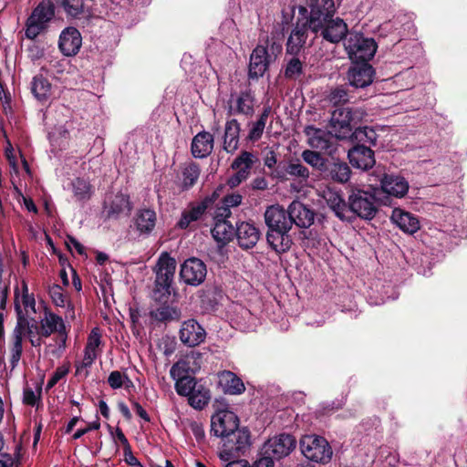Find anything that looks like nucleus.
<instances>
[{
  "instance_id": "3c124183",
  "label": "nucleus",
  "mask_w": 467,
  "mask_h": 467,
  "mask_svg": "<svg viewBox=\"0 0 467 467\" xmlns=\"http://www.w3.org/2000/svg\"><path fill=\"white\" fill-rule=\"evenodd\" d=\"M15 310L16 312L17 316V323L16 327L14 330V337H16L19 335L23 338V335L25 334L26 330L28 328V327L31 325L29 320L24 315L21 306L19 304H16Z\"/></svg>"
},
{
  "instance_id": "13d9d810",
  "label": "nucleus",
  "mask_w": 467,
  "mask_h": 467,
  "mask_svg": "<svg viewBox=\"0 0 467 467\" xmlns=\"http://www.w3.org/2000/svg\"><path fill=\"white\" fill-rule=\"evenodd\" d=\"M304 46L303 43L298 44L295 36L290 35L286 42V54L297 56Z\"/></svg>"
},
{
  "instance_id": "f03ea898",
  "label": "nucleus",
  "mask_w": 467,
  "mask_h": 467,
  "mask_svg": "<svg viewBox=\"0 0 467 467\" xmlns=\"http://www.w3.org/2000/svg\"><path fill=\"white\" fill-rule=\"evenodd\" d=\"M306 3L311 7L308 23L312 33L331 44L348 39L350 33L347 23L340 17L334 18L337 13L334 0H306Z\"/></svg>"
},
{
  "instance_id": "4d7b16f0",
  "label": "nucleus",
  "mask_w": 467,
  "mask_h": 467,
  "mask_svg": "<svg viewBox=\"0 0 467 467\" xmlns=\"http://www.w3.org/2000/svg\"><path fill=\"white\" fill-rule=\"evenodd\" d=\"M41 393V389L39 390ZM40 400V394L36 396L31 388H25L23 391V403L34 407Z\"/></svg>"
},
{
  "instance_id": "e2e57ef3",
  "label": "nucleus",
  "mask_w": 467,
  "mask_h": 467,
  "mask_svg": "<svg viewBox=\"0 0 467 467\" xmlns=\"http://www.w3.org/2000/svg\"><path fill=\"white\" fill-rule=\"evenodd\" d=\"M242 200H243V196L241 194L232 193V194L225 195L223 198L222 202L225 206L232 208V207H237L238 205H240L242 202Z\"/></svg>"
},
{
  "instance_id": "1a4fd4ad",
  "label": "nucleus",
  "mask_w": 467,
  "mask_h": 467,
  "mask_svg": "<svg viewBox=\"0 0 467 467\" xmlns=\"http://www.w3.org/2000/svg\"><path fill=\"white\" fill-rule=\"evenodd\" d=\"M55 16V5L50 0H43L32 11L26 22L25 36L35 39L47 29V24Z\"/></svg>"
},
{
  "instance_id": "ea45409f",
  "label": "nucleus",
  "mask_w": 467,
  "mask_h": 467,
  "mask_svg": "<svg viewBox=\"0 0 467 467\" xmlns=\"http://www.w3.org/2000/svg\"><path fill=\"white\" fill-rule=\"evenodd\" d=\"M301 158L302 161L310 165L314 171H317L320 176L328 161V158L324 157L319 151L313 150H303Z\"/></svg>"
},
{
  "instance_id": "6e6d98bb",
  "label": "nucleus",
  "mask_w": 467,
  "mask_h": 467,
  "mask_svg": "<svg viewBox=\"0 0 467 467\" xmlns=\"http://www.w3.org/2000/svg\"><path fill=\"white\" fill-rule=\"evenodd\" d=\"M285 170H286V162L284 165L279 163L271 169V172L269 175L273 179H276L279 182H286L289 180V176H288V173H286Z\"/></svg>"
},
{
  "instance_id": "e433bc0d",
  "label": "nucleus",
  "mask_w": 467,
  "mask_h": 467,
  "mask_svg": "<svg viewBox=\"0 0 467 467\" xmlns=\"http://www.w3.org/2000/svg\"><path fill=\"white\" fill-rule=\"evenodd\" d=\"M327 202L329 208L335 213L336 216L340 220H350L351 216L347 215V213H350L348 202H346L338 193H329V196L327 198Z\"/></svg>"
},
{
  "instance_id": "7c9ffc66",
  "label": "nucleus",
  "mask_w": 467,
  "mask_h": 467,
  "mask_svg": "<svg viewBox=\"0 0 467 467\" xmlns=\"http://www.w3.org/2000/svg\"><path fill=\"white\" fill-rule=\"evenodd\" d=\"M266 241L269 246L277 254H282L288 252L293 244L289 231H267Z\"/></svg>"
},
{
  "instance_id": "f3484780",
  "label": "nucleus",
  "mask_w": 467,
  "mask_h": 467,
  "mask_svg": "<svg viewBox=\"0 0 467 467\" xmlns=\"http://www.w3.org/2000/svg\"><path fill=\"white\" fill-rule=\"evenodd\" d=\"M265 222L268 231H274V229L290 231L292 228L288 209L285 210L279 204L271 205L266 208Z\"/></svg>"
},
{
  "instance_id": "aec40b11",
  "label": "nucleus",
  "mask_w": 467,
  "mask_h": 467,
  "mask_svg": "<svg viewBox=\"0 0 467 467\" xmlns=\"http://www.w3.org/2000/svg\"><path fill=\"white\" fill-rule=\"evenodd\" d=\"M291 225L300 228H309L315 221V211L300 201L295 200L288 206Z\"/></svg>"
},
{
  "instance_id": "ddd939ff",
  "label": "nucleus",
  "mask_w": 467,
  "mask_h": 467,
  "mask_svg": "<svg viewBox=\"0 0 467 467\" xmlns=\"http://www.w3.org/2000/svg\"><path fill=\"white\" fill-rule=\"evenodd\" d=\"M296 438L288 433H281L272 439H269L265 444V454L274 461L279 460L291 453L296 448Z\"/></svg>"
},
{
  "instance_id": "b1692460",
  "label": "nucleus",
  "mask_w": 467,
  "mask_h": 467,
  "mask_svg": "<svg viewBox=\"0 0 467 467\" xmlns=\"http://www.w3.org/2000/svg\"><path fill=\"white\" fill-rule=\"evenodd\" d=\"M157 215L150 208L139 209L132 219L133 225L140 235L149 236L155 229Z\"/></svg>"
},
{
  "instance_id": "a211bd4d",
  "label": "nucleus",
  "mask_w": 467,
  "mask_h": 467,
  "mask_svg": "<svg viewBox=\"0 0 467 467\" xmlns=\"http://www.w3.org/2000/svg\"><path fill=\"white\" fill-rule=\"evenodd\" d=\"M348 158L354 168L362 171L371 169L376 163L374 151L364 144H356L349 149Z\"/></svg>"
},
{
  "instance_id": "0e129e2a",
  "label": "nucleus",
  "mask_w": 467,
  "mask_h": 467,
  "mask_svg": "<svg viewBox=\"0 0 467 467\" xmlns=\"http://www.w3.org/2000/svg\"><path fill=\"white\" fill-rule=\"evenodd\" d=\"M190 429L198 443L205 441V432L201 423L193 421L190 424Z\"/></svg>"
},
{
  "instance_id": "09e8293b",
  "label": "nucleus",
  "mask_w": 467,
  "mask_h": 467,
  "mask_svg": "<svg viewBox=\"0 0 467 467\" xmlns=\"http://www.w3.org/2000/svg\"><path fill=\"white\" fill-rule=\"evenodd\" d=\"M328 100L333 106L337 108H343L342 106L348 102L349 96L348 91L343 87H337L331 89L328 95Z\"/></svg>"
},
{
  "instance_id": "603ef678",
  "label": "nucleus",
  "mask_w": 467,
  "mask_h": 467,
  "mask_svg": "<svg viewBox=\"0 0 467 467\" xmlns=\"http://www.w3.org/2000/svg\"><path fill=\"white\" fill-rule=\"evenodd\" d=\"M23 338L17 335L16 337H14V343L11 348V365L13 367L16 366L18 361L21 358L22 353H23Z\"/></svg>"
},
{
  "instance_id": "9d476101",
  "label": "nucleus",
  "mask_w": 467,
  "mask_h": 467,
  "mask_svg": "<svg viewBox=\"0 0 467 467\" xmlns=\"http://www.w3.org/2000/svg\"><path fill=\"white\" fill-rule=\"evenodd\" d=\"M372 176L379 182L381 191L389 196L403 198L409 192V182L403 176L388 173L383 167H377Z\"/></svg>"
},
{
  "instance_id": "f704fd0d",
  "label": "nucleus",
  "mask_w": 467,
  "mask_h": 467,
  "mask_svg": "<svg viewBox=\"0 0 467 467\" xmlns=\"http://www.w3.org/2000/svg\"><path fill=\"white\" fill-rule=\"evenodd\" d=\"M52 85L42 74L36 75L31 82V91L36 99L46 102L51 96Z\"/></svg>"
},
{
  "instance_id": "8fccbe9b",
  "label": "nucleus",
  "mask_w": 467,
  "mask_h": 467,
  "mask_svg": "<svg viewBox=\"0 0 467 467\" xmlns=\"http://www.w3.org/2000/svg\"><path fill=\"white\" fill-rule=\"evenodd\" d=\"M84 0H61V6L67 16L78 17L84 12Z\"/></svg>"
},
{
  "instance_id": "7ed1b4c3",
  "label": "nucleus",
  "mask_w": 467,
  "mask_h": 467,
  "mask_svg": "<svg viewBox=\"0 0 467 467\" xmlns=\"http://www.w3.org/2000/svg\"><path fill=\"white\" fill-rule=\"evenodd\" d=\"M176 270V261L169 253L160 255L154 267L155 280L151 297L156 302H168L171 295L172 284Z\"/></svg>"
},
{
  "instance_id": "5701e85b",
  "label": "nucleus",
  "mask_w": 467,
  "mask_h": 467,
  "mask_svg": "<svg viewBox=\"0 0 467 467\" xmlns=\"http://www.w3.org/2000/svg\"><path fill=\"white\" fill-rule=\"evenodd\" d=\"M235 236L238 245L248 250L255 246L260 237V231L254 223L242 222L236 224Z\"/></svg>"
},
{
  "instance_id": "c756f323",
  "label": "nucleus",
  "mask_w": 467,
  "mask_h": 467,
  "mask_svg": "<svg viewBox=\"0 0 467 467\" xmlns=\"http://www.w3.org/2000/svg\"><path fill=\"white\" fill-rule=\"evenodd\" d=\"M213 136L208 131L197 133L191 144V152L194 158L203 159L209 156L213 150Z\"/></svg>"
},
{
  "instance_id": "a878e982",
  "label": "nucleus",
  "mask_w": 467,
  "mask_h": 467,
  "mask_svg": "<svg viewBox=\"0 0 467 467\" xmlns=\"http://www.w3.org/2000/svg\"><path fill=\"white\" fill-rule=\"evenodd\" d=\"M390 220L403 233L413 234L420 229V221L416 215L400 208L392 211Z\"/></svg>"
},
{
  "instance_id": "4be33fe9",
  "label": "nucleus",
  "mask_w": 467,
  "mask_h": 467,
  "mask_svg": "<svg viewBox=\"0 0 467 467\" xmlns=\"http://www.w3.org/2000/svg\"><path fill=\"white\" fill-rule=\"evenodd\" d=\"M182 373H186V369L182 368L179 362L173 364L170 370L171 377L176 379L175 390L177 394L188 398L194 390V387L199 380L190 375H182Z\"/></svg>"
},
{
  "instance_id": "a18cd8bd",
  "label": "nucleus",
  "mask_w": 467,
  "mask_h": 467,
  "mask_svg": "<svg viewBox=\"0 0 467 467\" xmlns=\"http://www.w3.org/2000/svg\"><path fill=\"white\" fill-rule=\"evenodd\" d=\"M74 196L78 202H85L91 197V185L83 178H76L72 182Z\"/></svg>"
},
{
  "instance_id": "cd10ccee",
  "label": "nucleus",
  "mask_w": 467,
  "mask_h": 467,
  "mask_svg": "<svg viewBox=\"0 0 467 467\" xmlns=\"http://www.w3.org/2000/svg\"><path fill=\"white\" fill-rule=\"evenodd\" d=\"M254 94L251 88L242 90L235 100V107L229 106L228 115L242 114L252 117L254 112Z\"/></svg>"
},
{
  "instance_id": "774afa93",
  "label": "nucleus",
  "mask_w": 467,
  "mask_h": 467,
  "mask_svg": "<svg viewBox=\"0 0 467 467\" xmlns=\"http://www.w3.org/2000/svg\"><path fill=\"white\" fill-rule=\"evenodd\" d=\"M100 428V422L98 419L97 420L89 423L86 428L78 430L72 436L73 440H78L81 438L86 433L89 432L90 431L99 430Z\"/></svg>"
},
{
  "instance_id": "de8ad7c7",
  "label": "nucleus",
  "mask_w": 467,
  "mask_h": 467,
  "mask_svg": "<svg viewBox=\"0 0 467 467\" xmlns=\"http://www.w3.org/2000/svg\"><path fill=\"white\" fill-rule=\"evenodd\" d=\"M308 30L311 31L308 18L301 23V19L298 17L290 35L295 36L298 44L303 43L305 45L308 36Z\"/></svg>"
},
{
  "instance_id": "423d86ee",
  "label": "nucleus",
  "mask_w": 467,
  "mask_h": 467,
  "mask_svg": "<svg viewBox=\"0 0 467 467\" xmlns=\"http://www.w3.org/2000/svg\"><path fill=\"white\" fill-rule=\"evenodd\" d=\"M299 447L302 454L309 461L327 464L333 456V450L326 438L308 434L304 435L299 441Z\"/></svg>"
},
{
  "instance_id": "680f3d73",
  "label": "nucleus",
  "mask_w": 467,
  "mask_h": 467,
  "mask_svg": "<svg viewBox=\"0 0 467 467\" xmlns=\"http://www.w3.org/2000/svg\"><path fill=\"white\" fill-rule=\"evenodd\" d=\"M23 289H24V292L22 295V303H23L25 309L27 310L28 308H30L31 310L36 312V308H35L36 307V300H35L34 295L33 294L29 295L27 293V286L26 284L24 285Z\"/></svg>"
},
{
  "instance_id": "052dcab7",
  "label": "nucleus",
  "mask_w": 467,
  "mask_h": 467,
  "mask_svg": "<svg viewBox=\"0 0 467 467\" xmlns=\"http://www.w3.org/2000/svg\"><path fill=\"white\" fill-rule=\"evenodd\" d=\"M108 383L114 389L122 388L123 375L119 370H114V371L110 372V374L108 378Z\"/></svg>"
},
{
  "instance_id": "c03bdc74",
  "label": "nucleus",
  "mask_w": 467,
  "mask_h": 467,
  "mask_svg": "<svg viewBox=\"0 0 467 467\" xmlns=\"http://www.w3.org/2000/svg\"><path fill=\"white\" fill-rule=\"evenodd\" d=\"M201 173L200 165L192 161L182 171V189L189 190L197 182Z\"/></svg>"
},
{
  "instance_id": "dca6fc26",
  "label": "nucleus",
  "mask_w": 467,
  "mask_h": 467,
  "mask_svg": "<svg viewBox=\"0 0 467 467\" xmlns=\"http://www.w3.org/2000/svg\"><path fill=\"white\" fill-rule=\"evenodd\" d=\"M103 214L108 220H118L122 214L130 215L133 209L128 194L118 192L112 200L103 204Z\"/></svg>"
},
{
  "instance_id": "338daca9",
  "label": "nucleus",
  "mask_w": 467,
  "mask_h": 467,
  "mask_svg": "<svg viewBox=\"0 0 467 467\" xmlns=\"http://www.w3.org/2000/svg\"><path fill=\"white\" fill-rule=\"evenodd\" d=\"M124 453V461L125 462L131 467H143V465L140 462V461L133 455L131 445L123 450Z\"/></svg>"
},
{
  "instance_id": "c9c22d12",
  "label": "nucleus",
  "mask_w": 467,
  "mask_h": 467,
  "mask_svg": "<svg viewBox=\"0 0 467 467\" xmlns=\"http://www.w3.org/2000/svg\"><path fill=\"white\" fill-rule=\"evenodd\" d=\"M286 173H288L289 180H296L299 183H306L310 171L306 166L302 163L299 159H291L286 162Z\"/></svg>"
},
{
  "instance_id": "a19ab883",
  "label": "nucleus",
  "mask_w": 467,
  "mask_h": 467,
  "mask_svg": "<svg viewBox=\"0 0 467 467\" xmlns=\"http://www.w3.org/2000/svg\"><path fill=\"white\" fill-rule=\"evenodd\" d=\"M256 161H258V158L255 155L250 151L242 150L232 162L231 168L234 171H244L249 176L250 171Z\"/></svg>"
},
{
  "instance_id": "bb28decb",
  "label": "nucleus",
  "mask_w": 467,
  "mask_h": 467,
  "mask_svg": "<svg viewBox=\"0 0 467 467\" xmlns=\"http://www.w3.org/2000/svg\"><path fill=\"white\" fill-rule=\"evenodd\" d=\"M36 334L43 337H48L51 334L57 332L62 335L65 332V324L62 317L52 312H45V318L40 325H35Z\"/></svg>"
},
{
  "instance_id": "bf43d9fd",
  "label": "nucleus",
  "mask_w": 467,
  "mask_h": 467,
  "mask_svg": "<svg viewBox=\"0 0 467 467\" xmlns=\"http://www.w3.org/2000/svg\"><path fill=\"white\" fill-rule=\"evenodd\" d=\"M230 208L225 206L223 203L222 206L217 207L216 203L214 204V209L210 213L213 215L214 221L217 220H227L228 217L231 215Z\"/></svg>"
},
{
  "instance_id": "0eeeda50",
  "label": "nucleus",
  "mask_w": 467,
  "mask_h": 467,
  "mask_svg": "<svg viewBox=\"0 0 467 467\" xmlns=\"http://www.w3.org/2000/svg\"><path fill=\"white\" fill-rule=\"evenodd\" d=\"M344 47L351 62L362 63H369L378 49L374 38L366 37L361 33H350Z\"/></svg>"
},
{
  "instance_id": "f257e3e1",
  "label": "nucleus",
  "mask_w": 467,
  "mask_h": 467,
  "mask_svg": "<svg viewBox=\"0 0 467 467\" xmlns=\"http://www.w3.org/2000/svg\"><path fill=\"white\" fill-rule=\"evenodd\" d=\"M211 434L222 438L219 457L224 462L244 455L251 445L249 430L239 428V418L231 410H220L212 416Z\"/></svg>"
},
{
  "instance_id": "37998d69",
  "label": "nucleus",
  "mask_w": 467,
  "mask_h": 467,
  "mask_svg": "<svg viewBox=\"0 0 467 467\" xmlns=\"http://www.w3.org/2000/svg\"><path fill=\"white\" fill-rule=\"evenodd\" d=\"M48 295L52 299L54 305L59 307L67 306L69 311L74 315V305L67 299V296L63 293V288L59 285L54 284L48 287Z\"/></svg>"
},
{
  "instance_id": "6ab92c4d",
  "label": "nucleus",
  "mask_w": 467,
  "mask_h": 467,
  "mask_svg": "<svg viewBox=\"0 0 467 467\" xmlns=\"http://www.w3.org/2000/svg\"><path fill=\"white\" fill-rule=\"evenodd\" d=\"M351 169L347 162L339 159L330 158L323 170L321 177L324 180L344 184L349 181Z\"/></svg>"
},
{
  "instance_id": "39448f33",
  "label": "nucleus",
  "mask_w": 467,
  "mask_h": 467,
  "mask_svg": "<svg viewBox=\"0 0 467 467\" xmlns=\"http://www.w3.org/2000/svg\"><path fill=\"white\" fill-rule=\"evenodd\" d=\"M375 192L358 187H351L348 195L349 213L365 220L373 219L378 213Z\"/></svg>"
},
{
  "instance_id": "412c9836",
  "label": "nucleus",
  "mask_w": 467,
  "mask_h": 467,
  "mask_svg": "<svg viewBox=\"0 0 467 467\" xmlns=\"http://www.w3.org/2000/svg\"><path fill=\"white\" fill-rule=\"evenodd\" d=\"M81 45L82 37L77 28L68 26L61 32L58 47L64 56H75L79 51Z\"/></svg>"
},
{
  "instance_id": "9b49d317",
  "label": "nucleus",
  "mask_w": 467,
  "mask_h": 467,
  "mask_svg": "<svg viewBox=\"0 0 467 467\" xmlns=\"http://www.w3.org/2000/svg\"><path fill=\"white\" fill-rule=\"evenodd\" d=\"M206 275V265L197 257H190L181 265L180 277L189 285L197 286L202 284Z\"/></svg>"
},
{
  "instance_id": "c85d7f7f",
  "label": "nucleus",
  "mask_w": 467,
  "mask_h": 467,
  "mask_svg": "<svg viewBox=\"0 0 467 467\" xmlns=\"http://www.w3.org/2000/svg\"><path fill=\"white\" fill-rule=\"evenodd\" d=\"M218 386L223 393L230 395H240L245 390L243 380L230 370H223L217 374Z\"/></svg>"
},
{
  "instance_id": "5fc2aeb1",
  "label": "nucleus",
  "mask_w": 467,
  "mask_h": 467,
  "mask_svg": "<svg viewBox=\"0 0 467 467\" xmlns=\"http://www.w3.org/2000/svg\"><path fill=\"white\" fill-rule=\"evenodd\" d=\"M68 372H69L68 368H65V367L57 368L47 383V387H46L47 390L51 389L53 387H55L57 385V383L62 378H64Z\"/></svg>"
},
{
  "instance_id": "2f4dec72",
  "label": "nucleus",
  "mask_w": 467,
  "mask_h": 467,
  "mask_svg": "<svg viewBox=\"0 0 467 467\" xmlns=\"http://www.w3.org/2000/svg\"><path fill=\"white\" fill-rule=\"evenodd\" d=\"M211 234L218 244L225 245L235 235V228L228 220H217L214 221Z\"/></svg>"
},
{
  "instance_id": "72a5a7b5",
  "label": "nucleus",
  "mask_w": 467,
  "mask_h": 467,
  "mask_svg": "<svg viewBox=\"0 0 467 467\" xmlns=\"http://www.w3.org/2000/svg\"><path fill=\"white\" fill-rule=\"evenodd\" d=\"M211 400L210 389L199 380L194 387V390L188 396L189 404L196 409L202 410Z\"/></svg>"
},
{
  "instance_id": "20e7f679",
  "label": "nucleus",
  "mask_w": 467,
  "mask_h": 467,
  "mask_svg": "<svg viewBox=\"0 0 467 467\" xmlns=\"http://www.w3.org/2000/svg\"><path fill=\"white\" fill-rule=\"evenodd\" d=\"M364 111L355 108H337L331 114L330 128L338 140H347L361 121Z\"/></svg>"
},
{
  "instance_id": "6e6552de",
  "label": "nucleus",
  "mask_w": 467,
  "mask_h": 467,
  "mask_svg": "<svg viewBox=\"0 0 467 467\" xmlns=\"http://www.w3.org/2000/svg\"><path fill=\"white\" fill-rule=\"evenodd\" d=\"M221 188H217L211 194L205 196L200 202H192L188 209L182 213L181 218L177 223V227L186 230L192 223L197 222L206 214H210L214 209V204L220 197Z\"/></svg>"
},
{
  "instance_id": "864d4df0",
  "label": "nucleus",
  "mask_w": 467,
  "mask_h": 467,
  "mask_svg": "<svg viewBox=\"0 0 467 467\" xmlns=\"http://www.w3.org/2000/svg\"><path fill=\"white\" fill-rule=\"evenodd\" d=\"M101 344V334L99 327H94L88 337L86 348L96 352V348Z\"/></svg>"
},
{
  "instance_id": "f8f14e48",
  "label": "nucleus",
  "mask_w": 467,
  "mask_h": 467,
  "mask_svg": "<svg viewBox=\"0 0 467 467\" xmlns=\"http://www.w3.org/2000/svg\"><path fill=\"white\" fill-rule=\"evenodd\" d=\"M376 71L369 63L352 62L347 72L349 85L355 88H366L374 80Z\"/></svg>"
},
{
  "instance_id": "79ce46f5",
  "label": "nucleus",
  "mask_w": 467,
  "mask_h": 467,
  "mask_svg": "<svg viewBox=\"0 0 467 467\" xmlns=\"http://www.w3.org/2000/svg\"><path fill=\"white\" fill-rule=\"evenodd\" d=\"M377 137V133L373 129L368 127H358L357 125L348 139L352 141H356L357 144L368 142L371 145H376Z\"/></svg>"
},
{
  "instance_id": "473e14b6",
  "label": "nucleus",
  "mask_w": 467,
  "mask_h": 467,
  "mask_svg": "<svg viewBox=\"0 0 467 467\" xmlns=\"http://www.w3.org/2000/svg\"><path fill=\"white\" fill-rule=\"evenodd\" d=\"M240 130V123L235 119H232L226 122L223 136V149L227 152H233L238 148Z\"/></svg>"
},
{
  "instance_id": "4c0bfd02",
  "label": "nucleus",
  "mask_w": 467,
  "mask_h": 467,
  "mask_svg": "<svg viewBox=\"0 0 467 467\" xmlns=\"http://www.w3.org/2000/svg\"><path fill=\"white\" fill-rule=\"evenodd\" d=\"M161 306L150 312V316L157 321L168 322L178 320L181 317V311L177 307L167 305L168 302H159Z\"/></svg>"
},
{
  "instance_id": "49530a36",
  "label": "nucleus",
  "mask_w": 467,
  "mask_h": 467,
  "mask_svg": "<svg viewBox=\"0 0 467 467\" xmlns=\"http://www.w3.org/2000/svg\"><path fill=\"white\" fill-rule=\"evenodd\" d=\"M304 73L303 63L297 57L294 56L290 58L285 67L284 77L288 80H297Z\"/></svg>"
},
{
  "instance_id": "4468645a",
  "label": "nucleus",
  "mask_w": 467,
  "mask_h": 467,
  "mask_svg": "<svg viewBox=\"0 0 467 467\" xmlns=\"http://www.w3.org/2000/svg\"><path fill=\"white\" fill-rule=\"evenodd\" d=\"M179 338L184 346L194 348L204 342L206 331L195 319L191 318L182 323Z\"/></svg>"
},
{
  "instance_id": "69168bd1",
  "label": "nucleus",
  "mask_w": 467,
  "mask_h": 467,
  "mask_svg": "<svg viewBox=\"0 0 467 467\" xmlns=\"http://www.w3.org/2000/svg\"><path fill=\"white\" fill-rule=\"evenodd\" d=\"M247 178V173L244 171H236V172L228 179L227 184L231 188H235Z\"/></svg>"
},
{
  "instance_id": "58836bf2",
  "label": "nucleus",
  "mask_w": 467,
  "mask_h": 467,
  "mask_svg": "<svg viewBox=\"0 0 467 467\" xmlns=\"http://www.w3.org/2000/svg\"><path fill=\"white\" fill-rule=\"evenodd\" d=\"M271 107L270 106H265L263 108L262 113L259 116V119L252 123V127L248 132L247 140L254 142L259 140L262 138V135L264 133V130L265 128V124L267 121V119L271 113Z\"/></svg>"
},
{
  "instance_id": "393cba45",
  "label": "nucleus",
  "mask_w": 467,
  "mask_h": 467,
  "mask_svg": "<svg viewBox=\"0 0 467 467\" xmlns=\"http://www.w3.org/2000/svg\"><path fill=\"white\" fill-rule=\"evenodd\" d=\"M305 133L308 137V144L311 148L331 153L334 148L329 133L313 125L305 128Z\"/></svg>"
},
{
  "instance_id": "2eb2a0df",
  "label": "nucleus",
  "mask_w": 467,
  "mask_h": 467,
  "mask_svg": "<svg viewBox=\"0 0 467 467\" xmlns=\"http://www.w3.org/2000/svg\"><path fill=\"white\" fill-rule=\"evenodd\" d=\"M269 65L270 56L267 47L257 45L250 55L248 65L249 79L257 80L259 78H262L268 70Z\"/></svg>"
}]
</instances>
